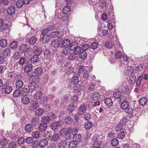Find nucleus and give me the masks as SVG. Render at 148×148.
Instances as JSON below:
<instances>
[{"mask_svg": "<svg viewBox=\"0 0 148 148\" xmlns=\"http://www.w3.org/2000/svg\"><path fill=\"white\" fill-rule=\"evenodd\" d=\"M78 44L76 42H72L70 45L69 48L70 50L73 51V53L75 54H78L81 52L82 48L78 47Z\"/></svg>", "mask_w": 148, "mask_h": 148, "instance_id": "1", "label": "nucleus"}, {"mask_svg": "<svg viewBox=\"0 0 148 148\" xmlns=\"http://www.w3.org/2000/svg\"><path fill=\"white\" fill-rule=\"evenodd\" d=\"M99 137L98 136L95 135L93 136L92 138L93 142V147H96L99 146L101 143V142L99 140Z\"/></svg>", "mask_w": 148, "mask_h": 148, "instance_id": "2", "label": "nucleus"}, {"mask_svg": "<svg viewBox=\"0 0 148 148\" xmlns=\"http://www.w3.org/2000/svg\"><path fill=\"white\" fill-rule=\"evenodd\" d=\"M62 125V122L61 121L54 122L51 125V128L54 130L58 129Z\"/></svg>", "mask_w": 148, "mask_h": 148, "instance_id": "3", "label": "nucleus"}, {"mask_svg": "<svg viewBox=\"0 0 148 148\" xmlns=\"http://www.w3.org/2000/svg\"><path fill=\"white\" fill-rule=\"evenodd\" d=\"M19 50L21 52L27 53L29 51V48L26 44H23L19 47Z\"/></svg>", "mask_w": 148, "mask_h": 148, "instance_id": "4", "label": "nucleus"}, {"mask_svg": "<svg viewBox=\"0 0 148 148\" xmlns=\"http://www.w3.org/2000/svg\"><path fill=\"white\" fill-rule=\"evenodd\" d=\"M51 47L53 49L57 48L60 45V42L58 40L54 39L51 42Z\"/></svg>", "mask_w": 148, "mask_h": 148, "instance_id": "5", "label": "nucleus"}, {"mask_svg": "<svg viewBox=\"0 0 148 148\" xmlns=\"http://www.w3.org/2000/svg\"><path fill=\"white\" fill-rule=\"evenodd\" d=\"M86 110L85 106L84 105H81L78 109V112L80 114H83L85 112Z\"/></svg>", "mask_w": 148, "mask_h": 148, "instance_id": "6", "label": "nucleus"}, {"mask_svg": "<svg viewBox=\"0 0 148 148\" xmlns=\"http://www.w3.org/2000/svg\"><path fill=\"white\" fill-rule=\"evenodd\" d=\"M33 125L32 124H27L25 126V130L28 133L31 132L33 129Z\"/></svg>", "mask_w": 148, "mask_h": 148, "instance_id": "7", "label": "nucleus"}, {"mask_svg": "<svg viewBox=\"0 0 148 148\" xmlns=\"http://www.w3.org/2000/svg\"><path fill=\"white\" fill-rule=\"evenodd\" d=\"M38 86L37 83L34 82H33L29 84L28 88L30 90H34L37 88Z\"/></svg>", "mask_w": 148, "mask_h": 148, "instance_id": "8", "label": "nucleus"}, {"mask_svg": "<svg viewBox=\"0 0 148 148\" xmlns=\"http://www.w3.org/2000/svg\"><path fill=\"white\" fill-rule=\"evenodd\" d=\"M70 41L69 40L66 39L64 40L61 44L60 46L61 47H65V48H68V46L70 45Z\"/></svg>", "mask_w": 148, "mask_h": 148, "instance_id": "9", "label": "nucleus"}, {"mask_svg": "<svg viewBox=\"0 0 148 148\" xmlns=\"http://www.w3.org/2000/svg\"><path fill=\"white\" fill-rule=\"evenodd\" d=\"M129 104L127 101L124 100L121 103V107L123 110H125L128 108Z\"/></svg>", "mask_w": 148, "mask_h": 148, "instance_id": "10", "label": "nucleus"}, {"mask_svg": "<svg viewBox=\"0 0 148 148\" xmlns=\"http://www.w3.org/2000/svg\"><path fill=\"white\" fill-rule=\"evenodd\" d=\"M47 125L45 123H42L38 126V130L40 132H43L46 130L47 127Z\"/></svg>", "mask_w": 148, "mask_h": 148, "instance_id": "11", "label": "nucleus"}, {"mask_svg": "<svg viewBox=\"0 0 148 148\" xmlns=\"http://www.w3.org/2000/svg\"><path fill=\"white\" fill-rule=\"evenodd\" d=\"M67 145V142L65 140H61L58 145V148H65Z\"/></svg>", "mask_w": 148, "mask_h": 148, "instance_id": "12", "label": "nucleus"}, {"mask_svg": "<svg viewBox=\"0 0 148 148\" xmlns=\"http://www.w3.org/2000/svg\"><path fill=\"white\" fill-rule=\"evenodd\" d=\"M15 11V7L13 6H11L8 8L7 12L8 14L12 15L14 14Z\"/></svg>", "mask_w": 148, "mask_h": 148, "instance_id": "13", "label": "nucleus"}, {"mask_svg": "<svg viewBox=\"0 0 148 148\" xmlns=\"http://www.w3.org/2000/svg\"><path fill=\"white\" fill-rule=\"evenodd\" d=\"M50 120L51 119L49 116H44L42 117L41 121L42 123H45L47 125L49 122Z\"/></svg>", "mask_w": 148, "mask_h": 148, "instance_id": "14", "label": "nucleus"}, {"mask_svg": "<svg viewBox=\"0 0 148 148\" xmlns=\"http://www.w3.org/2000/svg\"><path fill=\"white\" fill-rule=\"evenodd\" d=\"M33 66L32 64H27L24 67V70L25 72L29 73L32 70Z\"/></svg>", "mask_w": 148, "mask_h": 148, "instance_id": "15", "label": "nucleus"}, {"mask_svg": "<svg viewBox=\"0 0 148 148\" xmlns=\"http://www.w3.org/2000/svg\"><path fill=\"white\" fill-rule=\"evenodd\" d=\"M113 96L114 98L116 99H118L119 98H120L121 99H122V97L124 99V98H125V97H124L123 96H121V92L119 91H117L116 92L114 93L113 95Z\"/></svg>", "mask_w": 148, "mask_h": 148, "instance_id": "16", "label": "nucleus"}, {"mask_svg": "<svg viewBox=\"0 0 148 148\" xmlns=\"http://www.w3.org/2000/svg\"><path fill=\"white\" fill-rule=\"evenodd\" d=\"M48 143L46 139H42L39 142V145L41 147H44L47 145Z\"/></svg>", "mask_w": 148, "mask_h": 148, "instance_id": "17", "label": "nucleus"}, {"mask_svg": "<svg viewBox=\"0 0 148 148\" xmlns=\"http://www.w3.org/2000/svg\"><path fill=\"white\" fill-rule=\"evenodd\" d=\"M100 95L99 93L97 92H93L92 95V98L94 100H97L100 98Z\"/></svg>", "mask_w": 148, "mask_h": 148, "instance_id": "18", "label": "nucleus"}, {"mask_svg": "<svg viewBox=\"0 0 148 148\" xmlns=\"http://www.w3.org/2000/svg\"><path fill=\"white\" fill-rule=\"evenodd\" d=\"M31 62L34 64L37 62L39 60V58L38 56L37 55H33L30 59Z\"/></svg>", "mask_w": 148, "mask_h": 148, "instance_id": "19", "label": "nucleus"}, {"mask_svg": "<svg viewBox=\"0 0 148 148\" xmlns=\"http://www.w3.org/2000/svg\"><path fill=\"white\" fill-rule=\"evenodd\" d=\"M106 105L108 107H110L112 104L113 102L112 99L110 98H106L104 101Z\"/></svg>", "mask_w": 148, "mask_h": 148, "instance_id": "20", "label": "nucleus"}, {"mask_svg": "<svg viewBox=\"0 0 148 148\" xmlns=\"http://www.w3.org/2000/svg\"><path fill=\"white\" fill-rule=\"evenodd\" d=\"M11 50L9 48H5L3 51V55L5 56H10V55Z\"/></svg>", "mask_w": 148, "mask_h": 148, "instance_id": "21", "label": "nucleus"}, {"mask_svg": "<svg viewBox=\"0 0 148 148\" xmlns=\"http://www.w3.org/2000/svg\"><path fill=\"white\" fill-rule=\"evenodd\" d=\"M9 148H18V145L16 142L11 141L8 145Z\"/></svg>", "mask_w": 148, "mask_h": 148, "instance_id": "22", "label": "nucleus"}, {"mask_svg": "<svg viewBox=\"0 0 148 148\" xmlns=\"http://www.w3.org/2000/svg\"><path fill=\"white\" fill-rule=\"evenodd\" d=\"M148 101V99L145 97H142L139 100V103L141 106H143L146 104Z\"/></svg>", "mask_w": 148, "mask_h": 148, "instance_id": "23", "label": "nucleus"}, {"mask_svg": "<svg viewBox=\"0 0 148 148\" xmlns=\"http://www.w3.org/2000/svg\"><path fill=\"white\" fill-rule=\"evenodd\" d=\"M31 121L32 124L34 126L37 125L39 124V121L35 117L33 116L31 119Z\"/></svg>", "mask_w": 148, "mask_h": 148, "instance_id": "24", "label": "nucleus"}, {"mask_svg": "<svg viewBox=\"0 0 148 148\" xmlns=\"http://www.w3.org/2000/svg\"><path fill=\"white\" fill-rule=\"evenodd\" d=\"M50 36L49 35L45 34L42 37L41 40L43 42H47L50 40Z\"/></svg>", "mask_w": 148, "mask_h": 148, "instance_id": "25", "label": "nucleus"}, {"mask_svg": "<svg viewBox=\"0 0 148 148\" xmlns=\"http://www.w3.org/2000/svg\"><path fill=\"white\" fill-rule=\"evenodd\" d=\"M30 90L27 88H22L21 92V94L23 95H28L29 94Z\"/></svg>", "mask_w": 148, "mask_h": 148, "instance_id": "26", "label": "nucleus"}, {"mask_svg": "<svg viewBox=\"0 0 148 148\" xmlns=\"http://www.w3.org/2000/svg\"><path fill=\"white\" fill-rule=\"evenodd\" d=\"M42 51L41 48L39 47H36L34 52L35 55L38 56L41 53Z\"/></svg>", "mask_w": 148, "mask_h": 148, "instance_id": "27", "label": "nucleus"}, {"mask_svg": "<svg viewBox=\"0 0 148 148\" xmlns=\"http://www.w3.org/2000/svg\"><path fill=\"white\" fill-rule=\"evenodd\" d=\"M37 38L35 36L32 37L28 40V42L30 44L33 45L36 42Z\"/></svg>", "mask_w": 148, "mask_h": 148, "instance_id": "28", "label": "nucleus"}, {"mask_svg": "<svg viewBox=\"0 0 148 148\" xmlns=\"http://www.w3.org/2000/svg\"><path fill=\"white\" fill-rule=\"evenodd\" d=\"M44 112V111L43 109L39 108L37 109L35 111V114L36 116H40L42 115Z\"/></svg>", "mask_w": 148, "mask_h": 148, "instance_id": "29", "label": "nucleus"}, {"mask_svg": "<svg viewBox=\"0 0 148 148\" xmlns=\"http://www.w3.org/2000/svg\"><path fill=\"white\" fill-rule=\"evenodd\" d=\"M23 85V81L19 79L16 82V87L17 88H21Z\"/></svg>", "mask_w": 148, "mask_h": 148, "instance_id": "30", "label": "nucleus"}, {"mask_svg": "<svg viewBox=\"0 0 148 148\" xmlns=\"http://www.w3.org/2000/svg\"><path fill=\"white\" fill-rule=\"evenodd\" d=\"M87 56L86 52L85 51L82 50L79 55V57L82 59H85Z\"/></svg>", "mask_w": 148, "mask_h": 148, "instance_id": "31", "label": "nucleus"}, {"mask_svg": "<svg viewBox=\"0 0 148 148\" xmlns=\"http://www.w3.org/2000/svg\"><path fill=\"white\" fill-rule=\"evenodd\" d=\"M75 109V105L73 104H72L68 107L67 110L69 113H71L74 111Z\"/></svg>", "mask_w": 148, "mask_h": 148, "instance_id": "32", "label": "nucleus"}, {"mask_svg": "<svg viewBox=\"0 0 148 148\" xmlns=\"http://www.w3.org/2000/svg\"><path fill=\"white\" fill-rule=\"evenodd\" d=\"M79 82L78 78L77 76H73L71 79V82L73 85H76Z\"/></svg>", "mask_w": 148, "mask_h": 148, "instance_id": "33", "label": "nucleus"}, {"mask_svg": "<svg viewBox=\"0 0 148 148\" xmlns=\"http://www.w3.org/2000/svg\"><path fill=\"white\" fill-rule=\"evenodd\" d=\"M34 72L36 75H40L42 74L43 71L41 68L38 67L35 69Z\"/></svg>", "mask_w": 148, "mask_h": 148, "instance_id": "34", "label": "nucleus"}, {"mask_svg": "<svg viewBox=\"0 0 148 148\" xmlns=\"http://www.w3.org/2000/svg\"><path fill=\"white\" fill-rule=\"evenodd\" d=\"M21 102L25 104H28L30 102L29 98L27 97H24L21 99Z\"/></svg>", "mask_w": 148, "mask_h": 148, "instance_id": "35", "label": "nucleus"}, {"mask_svg": "<svg viewBox=\"0 0 148 148\" xmlns=\"http://www.w3.org/2000/svg\"><path fill=\"white\" fill-rule=\"evenodd\" d=\"M77 141L75 140H73L70 142L69 144V148H74L77 145Z\"/></svg>", "mask_w": 148, "mask_h": 148, "instance_id": "36", "label": "nucleus"}, {"mask_svg": "<svg viewBox=\"0 0 148 148\" xmlns=\"http://www.w3.org/2000/svg\"><path fill=\"white\" fill-rule=\"evenodd\" d=\"M114 45V43L111 41H107L106 42L105 44L106 47L110 49L112 48L113 47Z\"/></svg>", "mask_w": 148, "mask_h": 148, "instance_id": "37", "label": "nucleus"}, {"mask_svg": "<svg viewBox=\"0 0 148 148\" xmlns=\"http://www.w3.org/2000/svg\"><path fill=\"white\" fill-rule=\"evenodd\" d=\"M92 126V123L91 121H88L85 125L84 128L86 130L90 129Z\"/></svg>", "mask_w": 148, "mask_h": 148, "instance_id": "38", "label": "nucleus"}, {"mask_svg": "<svg viewBox=\"0 0 148 148\" xmlns=\"http://www.w3.org/2000/svg\"><path fill=\"white\" fill-rule=\"evenodd\" d=\"M73 138L75 139L74 140H75L76 141H80L81 140L82 137L81 134H76L73 136Z\"/></svg>", "mask_w": 148, "mask_h": 148, "instance_id": "39", "label": "nucleus"}, {"mask_svg": "<svg viewBox=\"0 0 148 148\" xmlns=\"http://www.w3.org/2000/svg\"><path fill=\"white\" fill-rule=\"evenodd\" d=\"M18 46V42L17 41H13L10 44V46L11 48L15 49Z\"/></svg>", "mask_w": 148, "mask_h": 148, "instance_id": "40", "label": "nucleus"}, {"mask_svg": "<svg viewBox=\"0 0 148 148\" xmlns=\"http://www.w3.org/2000/svg\"><path fill=\"white\" fill-rule=\"evenodd\" d=\"M71 10L70 7L69 6H66L63 9V12L64 14H68Z\"/></svg>", "mask_w": 148, "mask_h": 148, "instance_id": "41", "label": "nucleus"}, {"mask_svg": "<svg viewBox=\"0 0 148 148\" xmlns=\"http://www.w3.org/2000/svg\"><path fill=\"white\" fill-rule=\"evenodd\" d=\"M72 134L71 133L66 132L65 133V134L64 135H63V136L65 138V140H67L71 138Z\"/></svg>", "mask_w": 148, "mask_h": 148, "instance_id": "42", "label": "nucleus"}, {"mask_svg": "<svg viewBox=\"0 0 148 148\" xmlns=\"http://www.w3.org/2000/svg\"><path fill=\"white\" fill-rule=\"evenodd\" d=\"M23 2L22 0H18L16 3V6L19 8H21L23 5Z\"/></svg>", "mask_w": 148, "mask_h": 148, "instance_id": "43", "label": "nucleus"}, {"mask_svg": "<svg viewBox=\"0 0 148 148\" xmlns=\"http://www.w3.org/2000/svg\"><path fill=\"white\" fill-rule=\"evenodd\" d=\"M1 29L3 31L8 30L9 28V25L6 23H4L1 26Z\"/></svg>", "mask_w": 148, "mask_h": 148, "instance_id": "44", "label": "nucleus"}, {"mask_svg": "<svg viewBox=\"0 0 148 148\" xmlns=\"http://www.w3.org/2000/svg\"><path fill=\"white\" fill-rule=\"evenodd\" d=\"M136 80V77L134 75H132L129 80V82L130 84H133L135 82Z\"/></svg>", "mask_w": 148, "mask_h": 148, "instance_id": "45", "label": "nucleus"}, {"mask_svg": "<svg viewBox=\"0 0 148 148\" xmlns=\"http://www.w3.org/2000/svg\"><path fill=\"white\" fill-rule=\"evenodd\" d=\"M0 43V45L1 47H5L6 46L7 44V41L5 39H1V40Z\"/></svg>", "mask_w": 148, "mask_h": 148, "instance_id": "46", "label": "nucleus"}, {"mask_svg": "<svg viewBox=\"0 0 148 148\" xmlns=\"http://www.w3.org/2000/svg\"><path fill=\"white\" fill-rule=\"evenodd\" d=\"M42 92L40 91L37 92L35 94L34 96V98L36 99H40L42 97Z\"/></svg>", "mask_w": 148, "mask_h": 148, "instance_id": "47", "label": "nucleus"}, {"mask_svg": "<svg viewBox=\"0 0 148 148\" xmlns=\"http://www.w3.org/2000/svg\"><path fill=\"white\" fill-rule=\"evenodd\" d=\"M91 115L90 113H86L84 115V118L86 121H89L91 119Z\"/></svg>", "mask_w": 148, "mask_h": 148, "instance_id": "48", "label": "nucleus"}, {"mask_svg": "<svg viewBox=\"0 0 148 148\" xmlns=\"http://www.w3.org/2000/svg\"><path fill=\"white\" fill-rule=\"evenodd\" d=\"M12 87L10 86H7L5 88V92L6 94H9L12 90Z\"/></svg>", "mask_w": 148, "mask_h": 148, "instance_id": "49", "label": "nucleus"}, {"mask_svg": "<svg viewBox=\"0 0 148 148\" xmlns=\"http://www.w3.org/2000/svg\"><path fill=\"white\" fill-rule=\"evenodd\" d=\"M59 34L58 31L53 32L50 33V36L53 38H56Z\"/></svg>", "mask_w": 148, "mask_h": 148, "instance_id": "50", "label": "nucleus"}, {"mask_svg": "<svg viewBox=\"0 0 148 148\" xmlns=\"http://www.w3.org/2000/svg\"><path fill=\"white\" fill-rule=\"evenodd\" d=\"M118 142V140L116 138H115L112 140L111 142V143L112 146L114 147L117 145Z\"/></svg>", "mask_w": 148, "mask_h": 148, "instance_id": "51", "label": "nucleus"}, {"mask_svg": "<svg viewBox=\"0 0 148 148\" xmlns=\"http://www.w3.org/2000/svg\"><path fill=\"white\" fill-rule=\"evenodd\" d=\"M21 94V92L18 89H16L14 92L13 97H18Z\"/></svg>", "mask_w": 148, "mask_h": 148, "instance_id": "52", "label": "nucleus"}, {"mask_svg": "<svg viewBox=\"0 0 148 148\" xmlns=\"http://www.w3.org/2000/svg\"><path fill=\"white\" fill-rule=\"evenodd\" d=\"M122 56V54L120 51H117L115 53V57L116 60L120 59L121 58Z\"/></svg>", "mask_w": 148, "mask_h": 148, "instance_id": "53", "label": "nucleus"}, {"mask_svg": "<svg viewBox=\"0 0 148 148\" xmlns=\"http://www.w3.org/2000/svg\"><path fill=\"white\" fill-rule=\"evenodd\" d=\"M8 140L5 138H3L0 141V144L2 146L6 145L8 143Z\"/></svg>", "mask_w": 148, "mask_h": 148, "instance_id": "54", "label": "nucleus"}, {"mask_svg": "<svg viewBox=\"0 0 148 148\" xmlns=\"http://www.w3.org/2000/svg\"><path fill=\"white\" fill-rule=\"evenodd\" d=\"M34 140V138L33 137H28L26 138L25 141V142L28 144H30L32 143Z\"/></svg>", "mask_w": 148, "mask_h": 148, "instance_id": "55", "label": "nucleus"}, {"mask_svg": "<svg viewBox=\"0 0 148 148\" xmlns=\"http://www.w3.org/2000/svg\"><path fill=\"white\" fill-rule=\"evenodd\" d=\"M127 71H128V74L132 75L134 71V69L132 66H128L127 67Z\"/></svg>", "mask_w": 148, "mask_h": 148, "instance_id": "56", "label": "nucleus"}, {"mask_svg": "<svg viewBox=\"0 0 148 148\" xmlns=\"http://www.w3.org/2000/svg\"><path fill=\"white\" fill-rule=\"evenodd\" d=\"M21 56V54L19 52H16L14 54L13 57L15 60H17Z\"/></svg>", "mask_w": 148, "mask_h": 148, "instance_id": "57", "label": "nucleus"}, {"mask_svg": "<svg viewBox=\"0 0 148 148\" xmlns=\"http://www.w3.org/2000/svg\"><path fill=\"white\" fill-rule=\"evenodd\" d=\"M32 135L36 139L38 138L40 136V133L37 131L33 132Z\"/></svg>", "mask_w": 148, "mask_h": 148, "instance_id": "58", "label": "nucleus"}, {"mask_svg": "<svg viewBox=\"0 0 148 148\" xmlns=\"http://www.w3.org/2000/svg\"><path fill=\"white\" fill-rule=\"evenodd\" d=\"M66 124H69V122H71L73 121V119L70 116H68L66 117L65 119Z\"/></svg>", "mask_w": 148, "mask_h": 148, "instance_id": "59", "label": "nucleus"}, {"mask_svg": "<svg viewBox=\"0 0 148 148\" xmlns=\"http://www.w3.org/2000/svg\"><path fill=\"white\" fill-rule=\"evenodd\" d=\"M59 134L57 133H56L52 136L51 139L54 141H56L59 138Z\"/></svg>", "mask_w": 148, "mask_h": 148, "instance_id": "60", "label": "nucleus"}, {"mask_svg": "<svg viewBox=\"0 0 148 148\" xmlns=\"http://www.w3.org/2000/svg\"><path fill=\"white\" fill-rule=\"evenodd\" d=\"M98 46V42H95L92 43L90 45V47L91 49H97Z\"/></svg>", "mask_w": 148, "mask_h": 148, "instance_id": "61", "label": "nucleus"}, {"mask_svg": "<svg viewBox=\"0 0 148 148\" xmlns=\"http://www.w3.org/2000/svg\"><path fill=\"white\" fill-rule=\"evenodd\" d=\"M25 138L22 137H19L17 140V142L18 144L21 145L24 143L25 142Z\"/></svg>", "mask_w": 148, "mask_h": 148, "instance_id": "62", "label": "nucleus"}, {"mask_svg": "<svg viewBox=\"0 0 148 148\" xmlns=\"http://www.w3.org/2000/svg\"><path fill=\"white\" fill-rule=\"evenodd\" d=\"M70 49L69 48H65L63 50V53L65 55H68L70 53Z\"/></svg>", "mask_w": 148, "mask_h": 148, "instance_id": "63", "label": "nucleus"}, {"mask_svg": "<svg viewBox=\"0 0 148 148\" xmlns=\"http://www.w3.org/2000/svg\"><path fill=\"white\" fill-rule=\"evenodd\" d=\"M123 125L119 123L116 125L115 127V130L116 131H120L123 128Z\"/></svg>", "mask_w": 148, "mask_h": 148, "instance_id": "64", "label": "nucleus"}]
</instances>
